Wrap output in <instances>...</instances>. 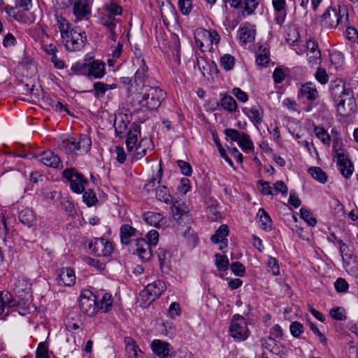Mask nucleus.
Returning a JSON list of instances; mask_svg holds the SVG:
<instances>
[{
  "label": "nucleus",
  "mask_w": 358,
  "mask_h": 358,
  "mask_svg": "<svg viewBox=\"0 0 358 358\" xmlns=\"http://www.w3.org/2000/svg\"><path fill=\"white\" fill-rule=\"evenodd\" d=\"M136 62L139 68L136 71V115L139 122H144L149 117L150 112L157 109L163 99V91L156 86H152L148 74V68L141 52L136 48Z\"/></svg>",
  "instance_id": "nucleus-1"
},
{
  "label": "nucleus",
  "mask_w": 358,
  "mask_h": 358,
  "mask_svg": "<svg viewBox=\"0 0 358 358\" xmlns=\"http://www.w3.org/2000/svg\"><path fill=\"white\" fill-rule=\"evenodd\" d=\"M329 90L339 115L348 117L355 113L357 103L350 83L336 80L331 83Z\"/></svg>",
  "instance_id": "nucleus-2"
},
{
  "label": "nucleus",
  "mask_w": 358,
  "mask_h": 358,
  "mask_svg": "<svg viewBox=\"0 0 358 358\" xmlns=\"http://www.w3.org/2000/svg\"><path fill=\"white\" fill-rule=\"evenodd\" d=\"M62 42L69 51H78L81 50L87 42V36L79 27H75L69 32L62 36Z\"/></svg>",
  "instance_id": "nucleus-3"
},
{
  "label": "nucleus",
  "mask_w": 358,
  "mask_h": 358,
  "mask_svg": "<svg viewBox=\"0 0 358 358\" xmlns=\"http://www.w3.org/2000/svg\"><path fill=\"white\" fill-rule=\"evenodd\" d=\"M229 333L235 342L247 340L250 334L247 320L238 314L234 315L230 321Z\"/></svg>",
  "instance_id": "nucleus-4"
},
{
  "label": "nucleus",
  "mask_w": 358,
  "mask_h": 358,
  "mask_svg": "<svg viewBox=\"0 0 358 358\" xmlns=\"http://www.w3.org/2000/svg\"><path fill=\"white\" fill-rule=\"evenodd\" d=\"M91 145L90 138L83 134L78 139L72 137L66 141H63L60 145V148L66 154H73L78 151L82 153H87L90 150Z\"/></svg>",
  "instance_id": "nucleus-5"
},
{
  "label": "nucleus",
  "mask_w": 358,
  "mask_h": 358,
  "mask_svg": "<svg viewBox=\"0 0 358 358\" xmlns=\"http://www.w3.org/2000/svg\"><path fill=\"white\" fill-rule=\"evenodd\" d=\"M62 175L69 182L72 192L76 194H82L84 192L88 181L83 174L76 169L71 168L64 170Z\"/></svg>",
  "instance_id": "nucleus-6"
},
{
  "label": "nucleus",
  "mask_w": 358,
  "mask_h": 358,
  "mask_svg": "<svg viewBox=\"0 0 358 358\" xmlns=\"http://www.w3.org/2000/svg\"><path fill=\"white\" fill-rule=\"evenodd\" d=\"M88 248L92 255L98 257H108L114 249L112 243L103 238H96L90 241Z\"/></svg>",
  "instance_id": "nucleus-7"
},
{
  "label": "nucleus",
  "mask_w": 358,
  "mask_h": 358,
  "mask_svg": "<svg viewBox=\"0 0 358 358\" xmlns=\"http://www.w3.org/2000/svg\"><path fill=\"white\" fill-rule=\"evenodd\" d=\"M297 96L298 99L308 101L306 110V111H310L315 106L313 102L318 98L319 94L315 85L311 82H308L301 85Z\"/></svg>",
  "instance_id": "nucleus-8"
},
{
  "label": "nucleus",
  "mask_w": 358,
  "mask_h": 358,
  "mask_svg": "<svg viewBox=\"0 0 358 358\" xmlns=\"http://www.w3.org/2000/svg\"><path fill=\"white\" fill-rule=\"evenodd\" d=\"M90 296H87L82 294L80 297L79 307L82 313L88 316H93L97 312L99 308L96 302V296L91 292Z\"/></svg>",
  "instance_id": "nucleus-9"
},
{
  "label": "nucleus",
  "mask_w": 358,
  "mask_h": 358,
  "mask_svg": "<svg viewBox=\"0 0 358 358\" xmlns=\"http://www.w3.org/2000/svg\"><path fill=\"white\" fill-rule=\"evenodd\" d=\"M337 164L339 166L341 173L346 178H349L354 170L352 162L345 155L343 152L336 150Z\"/></svg>",
  "instance_id": "nucleus-10"
},
{
  "label": "nucleus",
  "mask_w": 358,
  "mask_h": 358,
  "mask_svg": "<svg viewBox=\"0 0 358 358\" xmlns=\"http://www.w3.org/2000/svg\"><path fill=\"white\" fill-rule=\"evenodd\" d=\"M73 13L77 20L88 19L91 15V7L84 0H73Z\"/></svg>",
  "instance_id": "nucleus-11"
},
{
  "label": "nucleus",
  "mask_w": 358,
  "mask_h": 358,
  "mask_svg": "<svg viewBox=\"0 0 358 358\" xmlns=\"http://www.w3.org/2000/svg\"><path fill=\"white\" fill-rule=\"evenodd\" d=\"M57 281L59 285L71 287L76 282V275L74 271L70 268H62L58 273Z\"/></svg>",
  "instance_id": "nucleus-12"
},
{
  "label": "nucleus",
  "mask_w": 358,
  "mask_h": 358,
  "mask_svg": "<svg viewBox=\"0 0 358 358\" xmlns=\"http://www.w3.org/2000/svg\"><path fill=\"white\" fill-rule=\"evenodd\" d=\"M210 30L203 29H197L194 34V40L196 45L200 48L201 51L205 52L206 50H210V43L209 41Z\"/></svg>",
  "instance_id": "nucleus-13"
},
{
  "label": "nucleus",
  "mask_w": 358,
  "mask_h": 358,
  "mask_svg": "<svg viewBox=\"0 0 358 358\" xmlns=\"http://www.w3.org/2000/svg\"><path fill=\"white\" fill-rule=\"evenodd\" d=\"M151 348L154 354L160 358H167L168 357L173 355L171 352L173 348L171 345L164 341L160 340H154L151 343Z\"/></svg>",
  "instance_id": "nucleus-14"
},
{
  "label": "nucleus",
  "mask_w": 358,
  "mask_h": 358,
  "mask_svg": "<svg viewBox=\"0 0 358 358\" xmlns=\"http://www.w3.org/2000/svg\"><path fill=\"white\" fill-rule=\"evenodd\" d=\"M36 158H38V161L47 166L55 169L62 167L60 158L52 151H44L39 157H36Z\"/></svg>",
  "instance_id": "nucleus-15"
},
{
  "label": "nucleus",
  "mask_w": 358,
  "mask_h": 358,
  "mask_svg": "<svg viewBox=\"0 0 358 358\" xmlns=\"http://www.w3.org/2000/svg\"><path fill=\"white\" fill-rule=\"evenodd\" d=\"M136 254L143 262H147L150 259L152 256L151 248L145 239H136Z\"/></svg>",
  "instance_id": "nucleus-16"
},
{
  "label": "nucleus",
  "mask_w": 358,
  "mask_h": 358,
  "mask_svg": "<svg viewBox=\"0 0 358 358\" xmlns=\"http://www.w3.org/2000/svg\"><path fill=\"white\" fill-rule=\"evenodd\" d=\"M16 305V300L13 297V295L7 292H0V315L6 313L8 315L10 313V309Z\"/></svg>",
  "instance_id": "nucleus-17"
},
{
  "label": "nucleus",
  "mask_w": 358,
  "mask_h": 358,
  "mask_svg": "<svg viewBox=\"0 0 358 358\" xmlns=\"http://www.w3.org/2000/svg\"><path fill=\"white\" fill-rule=\"evenodd\" d=\"M321 18L322 22H323L325 26L334 28L338 25L342 17L338 15L335 9H331V7H329L322 14Z\"/></svg>",
  "instance_id": "nucleus-18"
},
{
  "label": "nucleus",
  "mask_w": 358,
  "mask_h": 358,
  "mask_svg": "<svg viewBox=\"0 0 358 358\" xmlns=\"http://www.w3.org/2000/svg\"><path fill=\"white\" fill-rule=\"evenodd\" d=\"M19 221L24 226L30 228L36 224L37 219L35 212L30 208H24L18 213Z\"/></svg>",
  "instance_id": "nucleus-19"
},
{
  "label": "nucleus",
  "mask_w": 358,
  "mask_h": 358,
  "mask_svg": "<svg viewBox=\"0 0 358 358\" xmlns=\"http://www.w3.org/2000/svg\"><path fill=\"white\" fill-rule=\"evenodd\" d=\"M272 5L275 10V23L282 25L286 18V1L285 0H272Z\"/></svg>",
  "instance_id": "nucleus-20"
},
{
  "label": "nucleus",
  "mask_w": 358,
  "mask_h": 358,
  "mask_svg": "<svg viewBox=\"0 0 358 358\" xmlns=\"http://www.w3.org/2000/svg\"><path fill=\"white\" fill-rule=\"evenodd\" d=\"M166 286L164 282L156 280L152 283L148 284L144 289L147 292L145 294L151 296V299L156 300L166 290Z\"/></svg>",
  "instance_id": "nucleus-21"
},
{
  "label": "nucleus",
  "mask_w": 358,
  "mask_h": 358,
  "mask_svg": "<svg viewBox=\"0 0 358 358\" xmlns=\"http://www.w3.org/2000/svg\"><path fill=\"white\" fill-rule=\"evenodd\" d=\"M160 7L161 16L165 24H166L169 20L176 18L177 14L176 8L169 0H163Z\"/></svg>",
  "instance_id": "nucleus-22"
},
{
  "label": "nucleus",
  "mask_w": 358,
  "mask_h": 358,
  "mask_svg": "<svg viewBox=\"0 0 358 358\" xmlns=\"http://www.w3.org/2000/svg\"><path fill=\"white\" fill-rule=\"evenodd\" d=\"M171 206V212L173 218L178 223L183 216L187 215L189 213L188 206L184 203L179 201H173Z\"/></svg>",
  "instance_id": "nucleus-23"
},
{
  "label": "nucleus",
  "mask_w": 358,
  "mask_h": 358,
  "mask_svg": "<svg viewBox=\"0 0 358 358\" xmlns=\"http://www.w3.org/2000/svg\"><path fill=\"white\" fill-rule=\"evenodd\" d=\"M13 292L18 299L32 296L31 285L25 280H17L14 285Z\"/></svg>",
  "instance_id": "nucleus-24"
},
{
  "label": "nucleus",
  "mask_w": 358,
  "mask_h": 358,
  "mask_svg": "<svg viewBox=\"0 0 358 358\" xmlns=\"http://www.w3.org/2000/svg\"><path fill=\"white\" fill-rule=\"evenodd\" d=\"M142 219L148 224L157 228H159L162 225L161 222L164 223L165 221V218L162 214L152 211L143 213Z\"/></svg>",
  "instance_id": "nucleus-25"
},
{
  "label": "nucleus",
  "mask_w": 358,
  "mask_h": 358,
  "mask_svg": "<svg viewBox=\"0 0 358 358\" xmlns=\"http://www.w3.org/2000/svg\"><path fill=\"white\" fill-rule=\"evenodd\" d=\"M243 112L248 116L253 123L260 124L262 122L264 111L260 106H253L250 108H244Z\"/></svg>",
  "instance_id": "nucleus-26"
},
{
  "label": "nucleus",
  "mask_w": 358,
  "mask_h": 358,
  "mask_svg": "<svg viewBox=\"0 0 358 358\" xmlns=\"http://www.w3.org/2000/svg\"><path fill=\"white\" fill-rule=\"evenodd\" d=\"M229 234L228 227L226 224H222L213 234L210 240L214 243H222L224 247L227 246V240L226 237Z\"/></svg>",
  "instance_id": "nucleus-27"
},
{
  "label": "nucleus",
  "mask_w": 358,
  "mask_h": 358,
  "mask_svg": "<svg viewBox=\"0 0 358 358\" xmlns=\"http://www.w3.org/2000/svg\"><path fill=\"white\" fill-rule=\"evenodd\" d=\"M88 73L96 78H101L105 74V64L104 63L98 60H94L88 64Z\"/></svg>",
  "instance_id": "nucleus-28"
},
{
  "label": "nucleus",
  "mask_w": 358,
  "mask_h": 358,
  "mask_svg": "<svg viewBox=\"0 0 358 358\" xmlns=\"http://www.w3.org/2000/svg\"><path fill=\"white\" fill-rule=\"evenodd\" d=\"M261 228L266 231L272 229V220L268 213L264 209L260 208L257 214Z\"/></svg>",
  "instance_id": "nucleus-29"
},
{
  "label": "nucleus",
  "mask_w": 358,
  "mask_h": 358,
  "mask_svg": "<svg viewBox=\"0 0 358 358\" xmlns=\"http://www.w3.org/2000/svg\"><path fill=\"white\" fill-rule=\"evenodd\" d=\"M120 241L122 245H128L131 243V238L134 236V228L124 224L120 229Z\"/></svg>",
  "instance_id": "nucleus-30"
},
{
  "label": "nucleus",
  "mask_w": 358,
  "mask_h": 358,
  "mask_svg": "<svg viewBox=\"0 0 358 358\" xmlns=\"http://www.w3.org/2000/svg\"><path fill=\"white\" fill-rule=\"evenodd\" d=\"M156 198L157 200L166 204H171L173 202V197L170 194L169 189L165 185H159L156 189Z\"/></svg>",
  "instance_id": "nucleus-31"
},
{
  "label": "nucleus",
  "mask_w": 358,
  "mask_h": 358,
  "mask_svg": "<svg viewBox=\"0 0 358 358\" xmlns=\"http://www.w3.org/2000/svg\"><path fill=\"white\" fill-rule=\"evenodd\" d=\"M239 38L243 43H252L255 41V30L248 27H241L238 31Z\"/></svg>",
  "instance_id": "nucleus-32"
},
{
  "label": "nucleus",
  "mask_w": 358,
  "mask_h": 358,
  "mask_svg": "<svg viewBox=\"0 0 358 358\" xmlns=\"http://www.w3.org/2000/svg\"><path fill=\"white\" fill-rule=\"evenodd\" d=\"M308 173L319 182L324 184L327 181V175L318 166H311L308 169Z\"/></svg>",
  "instance_id": "nucleus-33"
},
{
  "label": "nucleus",
  "mask_w": 358,
  "mask_h": 358,
  "mask_svg": "<svg viewBox=\"0 0 358 358\" xmlns=\"http://www.w3.org/2000/svg\"><path fill=\"white\" fill-rule=\"evenodd\" d=\"M220 105L225 110L232 113L237 109V103L231 96L224 95L220 99Z\"/></svg>",
  "instance_id": "nucleus-34"
},
{
  "label": "nucleus",
  "mask_w": 358,
  "mask_h": 358,
  "mask_svg": "<svg viewBox=\"0 0 358 358\" xmlns=\"http://www.w3.org/2000/svg\"><path fill=\"white\" fill-rule=\"evenodd\" d=\"M236 59L234 56L230 54H224L220 59V64L226 71L232 70L235 66Z\"/></svg>",
  "instance_id": "nucleus-35"
},
{
  "label": "nucleus",
  "mask_w": 358,
  "mask_h": 358,
  "mask_svg": "<svg viewBox=\"0 0 358 358\" xmlns=\"http://www.w3.org/2000/svg\"><path fill=\"white\" fill-rule=\"evenodd\" d=\"M83 193V201L87 207L95 206L99 202L96 195L92 189L84 190Z\"/></svg>",
  "instance_id": "nucleus-36"
},
{
  "label": "nucleus",
  "mask_w": 358,
  "mask_h": 358,
  "mask_svg": "<svg viewBox=\"0 0 358 358\" xmlns=\"http://www.w3.org/2000/svg\"><path fill=\"white\" fill-rule=\"evenodd\" d=\"M31 301V296L18 299L16 305L17 306L18 313L21 315H26L29 313V305Z\"/></svg>",
  "instance_id": "nucleus-37"
},
{
  "label": "nucleus",
  "mask_w": 358,
  "mask_h": 358,
  "mask_svg": "<svg viewBox=\"0 0 358 358\" xmlns=\"http://www.w3.org/2000/svg\"><path fill=\"white\" fill-rule=\"evenodd\" d=\"M100 22L101 24L108 28L113 37L115 34L114 29L117 23L115 17L110 15L105 14L100 18Z\"/></svg>",
  "instance_id": "nucleus-38"
},
{
  "label": "nucleus",
  "mask_w": 358,
  "mask_h": 358,
  "mask_svg": "<svg viewBox=\"0 0 358 358\" xmlns=\"http://www.w3.org/2000/svg\"><path fill=\"white\" fill-rule=\"evenodd\" d=\"M157 255L161 268H169L170 255L168 250L164 248H159Z\"/></svg>",
  "instance_id": "nucleus-39"
},
{
  "label": "nucleus",
  "mask_w": 358,
  "mask_h": 358,
  "mask_svg": "<svg viewBox=\"0 0 358 358\" xmlns=\"http://www.w3.org/2000/svg\"><path fill=\"white\" fill-rule=\"evenodd\" d=\"M259 6L257 0H243L241 8H243V13H245L247 15H252L255 13L257 8Z\"/></svg>",
  "instance_id": "nucleus-40"
},
{
  "label": "nucleus",
  "mask_w": 358,
  "mask_h": 358,
  "mask_svg": "<svg viewBox=\"0 0 358 358\" xmlns=\"http://www.w3.org/2000/svg\"><path fill=\"white\" fill-rule=\"evenodd\" d=\"M238 144L241 149L246 152L252 151L254 149V145L250 136L243 132H242V135L238 141Z\"/></svg>",
  "instance_id": "nucleus-41"
},
{
  "label": "nucleus",
  "mask_w": 358,
  "mask_h": 358,
  "mask_svg": "<svg viewBox=\"0 0 358 358\" xmlns=\"http://www.w3.org/2000/svg\"><path fill=\"white\" fill-rule=\"evenodd\" d=\"M56 22L58 29H59L61 37L70 31V24L69 21L62 15H56Z\"/></svg>",
  "instance_id": "nucleus-42"
},
{
  "label": "nucleus",
  "mask_w": 358,
  "mask_h": 358,
  "mask_svg": "<svg viewBox=\"0 0 358 358\" xmlns=\"http://www.w3.org/2000/svg\"><path fill=\"white\" fill-rule=\"evenodd\" d=\"M215 257V265L220 271H225L228 269L229 262L227 256L222 255L220 253H216Z\"/></svg>",
  "instance_id": "nucleus-43"
},
{
  "label": "nucleus",
  "mask_w": 358,
  "mask_h": 358,
  "mask_svg": "<svg viewBox=\"0 0 358 358\" xmlns=\"http://www.w3.org/2000/svg\"><path fill=\"white\" fill-rule=\"evenodd\" d=\"M151 140L147 138H143L136 147V160L142 158L147 152L145 145L150 144Z\"/></svg>",
  "instance_id": "nucleus-44"
},
{
  "label": "nucleus",
  "mask_w": 358,
  "mask_h": 358,
  "mask_svg": "<svg viewBox=\"0 0 358 358\" xmlns=\"http://www.w3.org/2000/svg\"><path fill=\"white\" fill-rule=\"evenodd\" d=\"M163 174V170L161 166V164H159V168L157 171V173L155 176H152L151 179L149 180L148 182H147L145 185V189L147 192H150L151 190L154 189V187L155 186V182H157V183H160Z\"/></svg>",
  "instance_id": "nucleus-45"
},
{
  "label": "nucleus",
  "mask_w": 358,
  "mask_h": 358,
  "mask_svg": "<svg viewBox=\"0 0 358 358\" xmlns=\"http://www.w3.org/2000/svg\"><path fill=\"white\" fill-rule=\"evenodd\" d=\"M94 87V96L96 98H99L103 96L107 90L110 89H113V87H109L108 85L105 84L101 82H96L93 85Z\"/></svg>",
  "instance_id": "nucleus-46"
},
{
  "label": "nucleus",
  "mask_w": 358,
  "mask_h": 358,
  "mask_svg": "<svg viewBox=\"0 0 358 358\" xmlns=\"http://www.w3.org/2000/svg\"><path fill=\"white\" fill-rule=\"evenodd\" d=\"M300 217L302 218L309 226L315 227L317 224L316 218L313 215L312 213L304 208L300 210Z\"/></svg>",
  "instance_id": "nucleus-47"
},
{
  "label": "nucleus",
  "mask_w": 358,
  "mask_h": 358,
  "mask_svg": "<svg viewBox=\"0 0 358 358\" xmlns=\"http://www.w3.org/2000/svg\"><path fill=\"white\" fill-rule=\"evenodd\" d=\"M314 131L316 136L322 142V143L328 145L330 144L331 136L323 127H315Z\"/></svg>",
  "instance_id": "nucleus-48"
},
{
  "label": "nucleus",
  "mask_w": 358,
  "mask_h": 358,
  "mask_svg": "<svg viewBox=\"0 0 358 358\" xmlns=\"http://www.w3.org/2000/svg\"><path fill=\"white\" fill-rule=\"evenodd\" d=\"M113 299L112 296L110 294L106 293L103 294L101 303H100V310L103 312L106 313L110 310L112 307Z\"/></svg>",
  "instance_id": "nucleus-49"
},
{
  "label": "nucleus",
  "mask_w": 358,
  "mask_h": 358,
  "mask_svg": "<svg viewBox=\"0 0 358 358\" xmlns=\"http://www.w3.org/2000/svg\"><path fill=\"white\" fill-rule=\"evenodd\" d=\"M147 292L143 289L139 294L138 302L140 303V306L143 308H146L150 306V305L155 301V299H151L150 295L145 294Z\"/></svg>",
  "instance_id": "nucleus-50"
},
{
  "label": "nucleus",
  "mask_w": 358,
  "mask_h": 358,
  "mask_svg": "<svg viewBox=\"0 0 358 358\" xmlns=\"http://www.w3.org/2000/svg\"><path fill=\"white\" fill-rule=\"evenodd\" d=\"M36 358H50L48 345L45 342H41L36 351Z\"/></svg>",
  "instance_id": "nucleus-51"
},
{
  "label": "nucleus",
  "mask_w": 358,
  "mask_h": 358,
  "mask_svg": "<svg viewBox=\"0 0 358 358\" xmlns=\"http://www.w3.org/2000/svg\"><path fill=\"white\" fill-rule=\"evenodd\" d=\"M289 331L293 337L299 338L303 333L304 327L301 323L294 321L290 324Z\"/></svg>",
  "instance_id": "nucleus-52"
},
{
  "label": "nucleus",
  "mask_w": 358,
  "mask_h": 358,
  "mask_svg": "<svg viewBox=\"0 0 358 358\" xmlns=\"http://www.w3.org/2000/svg\"><path fill=\"white\" fill-rule=\"evenodd\" d=\"M283 331L279 324H275L270 329V335L268 336V341L274 342L276 339H280L282 337Z\"/></svg>",
  "instance_id": "nucleus-53"
},
{
  "label": "nucleus",
  "mask_w": 358,
  "mask_h": 358,
  "mask_svg": "<svg viewBox=\"0 0 358 358\" xmlns=\"http://www.w3.org/2000/svg\"><path fill=\"white\" fill-rule=\"evenodd\" d=\"M329 314L334 320L339 321L345 320L347 318L344 308L339 306L331 309Z\"/></svg>",
  "instance_id": "nucleus-54"
},
{
  "label": "nucleus",
  "mask_w": 358,
  "mask_h": 358,
  "mask_svg": "<svg viewBox=\"0 0 358 358\" xmlns=\"http://www.w3.org/2000/svg\"><path fill=\"white\" fill-rule=\"evenodd\" d=\"M268 271L273 273V275H280V268L278 261L275 257H270L266 263Z\"/></svg>",
  "instance_id": "nucleus-55"
},
{
  "label": "nucleus",
  "mask_w": 358,
  "mask_h": 358,
  "mask_svg": "<svg viewBox=\"0 0 358 358\" xmlns=\"http://www.w3.org/2000/svg\"><path fill=\"white\" fill-rule=\"evenodd\" d=\"M125 350L128 358H134V339L131 336L124 338Z\"/></svg>",
  "instance_id": "nucleus-56"
},
{
  "label": "nucleus",
  "mask_w": 358,
  "mask_h": 358,
  "mask_svg": "<svg viewBox=\"0 0 358 358\" xmlns=\"http://www.w3.org/2000/svg\"><path fill=\"white\" fill-rule=\"evenodd\" d=\"M334 287L338 293H346L349 289L348 282L342 278H338L334 282Z\"/></svg>",
  "instance_id": "nucleus-57"
},
{
  "label": "nucleus",
  "mask_w": 358,
  "mask_h": 358,
  "mask_svg": "<svg viewBox=\"0 0 358 358\" xmlns=\"http://www.w3.org/2000/svg\"><path fill=\"white\" fill-rule=\"evenodd\" d=\"M315 77V79L322 85H324L329 81V76L326 70L321 67L317 68Z\"/></svg>",
  "instance_id": "nucleus-58"
},
{
  "label": "nucleus",
  "mask_w": 358,
  "mask_h": 358,
  "mask_svg": "<svg viewBox=\"0 0 358 358\" xmlns=\"http://www.w3.org/2000/svg\"><path fill=\"white\" fill-rule=\"evenodd\" d=\"M224 134L226 135L227 140H231V141L238 142L240 139L242 133H240L238 130L234 129H225Z\"/></svg>",
  "instance_id": "nucleus-59"
},
{
  "label": "nucleus",
  "mask_w": 358,
  "mask_h": 358,
  "mask_svg": "<svg viewBox=\"0 0 358 358\" xmlns=\"http://www.w3.org/2000/svg\"><path fill=\"white\" fill-rule=\"evenodd\" d=\"M306 51L307 53H316L318 56H321V52L319 48L318 43L313 39H309L306 42Z\"/></svg>",
  "instance_id": "nucleus-60"
},
{
  "label": "nucleus",
  "mask_w": 358,
  "mask_h": 358,
  "mask_svg": "<svg viewBox=\"0 0 358 358\" xmlns=\"http://www.w3.org/2000/svg\"><path fill=\"white\" fill-rule=\"evenodd\" d=\"M177 164L180 169L182 174L190 176L192 173V169L189 163L183 160H178Z\"/></svg>",
  "instance_id": "nucleus-61"
},
{
  "label": "nucleus",
  "mask_w": 358,
  "mask_h": 358,
  "mask_svg": "<svg viewBox=\"0 0 358 358\" xmlns=\"http://www.w3.org/2000/svg\"><path fill=\"white\" fill-rule=\"evenodd\" d=\"M231 270L232 273L236 276H243L245 273V269L242 263L240 262H235L231 264Z\"/></svg>",
  "instance_id": "nucleus-62"
},
{
  "label": "nucleus",
  "mask_w": 358,
  "mask_h": 358,
  "mask_svg": "<svg viewBox=\"0 0 358 358\" xmlns=\"http://www.w3.org/2000/svg\"><path fill=\"white\" fill-rule=\"evenodd\" d=\"M178 6L181 13L187 15L192 10V4L191 0H180L178 1Z\"/></svg>",
  "instance_id": "nucleus-63"
},
{
  "label": "nucleus",
  "mask_w": 358,
  "mask_h": 358,
  "mask_svg": "<svg viewBox=\"0 0 358 358\" xmlns=\"http://www.w3.org/2000/svg\"><path fill=\"white\" fill-rule=\"evenodd\" d=\"M145 237L147 239L145 241L149 243L150 246H155L158 243L159 233L156 230L152 229L146 234Z\"/></svg>",
  "instance_id": "nucleus-64"
}]
</instances>
